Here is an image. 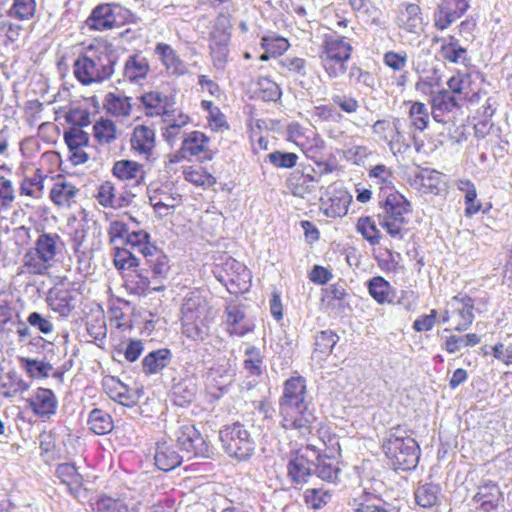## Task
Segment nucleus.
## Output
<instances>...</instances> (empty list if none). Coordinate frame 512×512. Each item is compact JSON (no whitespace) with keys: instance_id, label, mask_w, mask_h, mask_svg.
<instances>
[{"instance_id":"obj_1","label":"nucleus","mask_w":512,"mask_h":512,"mask_svg":"<svg viewBox=\"0 0 512 512\" xmlns=\"http://www.w3.org/2000/svg\"><path fill=\"white\" fill-rule=\"evenodd\" d=\"M307 398L306 381L303 377H291L285 381L279 401L280 423L285 430H296L303 436L312 432L317 417Z\"/></svg>"},{"instance_id":"obj_2","label":"nucleus","mask_w":512,"mask_h":512,"mask_svg":"<svg viewBox=\"0 0 512 512\" xmlns=\"http://www.w3.org/2000/svg\"><path fill=\"white\" fill-rule=\"evenodd\" d=\"M118 52L104 41L83 48L73 63V75L84 86L100 84L111 78L118 62Z\"/></svg>"},{"instance_id":"obj_3","label":"nucleus","mask_w":512,"mask_h":512,"mask_svg":"<svg viewBox=\"0 0 512 512\" xmlns=\"http://www.w3.org/2000/svg\"><path fill=\"white\" fill-rule=\"evenodd\" d=\"M65 243L57 233L43 232L23 256L24 271L45 275L63 257Z\"/></svg>"},{"instance_id":"obj_4","label":"nucleus","mask_w":512,"mask_h":512,"mask_svg":"<svg viewBox=\"0 0 512 512\" xmlns=\"http://www.w3.org/2000/svg\"><path fill=\"white\" fill-rule=\"evenodd\" d=\"M382 447L394 470L411 471L416 468L420 447L405 426L390 428Z\"/></svg>"},{"instance_id":"obj_5","label":"nucleus","mask_w":512,"mask_h":512,"mask_svg":"<svg viewBox=\"0 0 512 512\" xmlns=\"http://www.w3.org/2000/svg\"><path fill=\"white\" fill-rule=\"evenodd\" d=\"M212 320L206 298L199 291L188 293L181 306L182 333L193 341L203 342L210 335Z\"/></svg>"},{"instance_id":"obj_6","label":"nucleus","mask_w":512,"mask_h":512,"mask_svg":"<svg viewBox=\"0 0 512 512\" xmlns=\"http://www.w3.org/2000/svg\"><path fill=\"white\" fill-rule=\"evenodd\" d=\"M351 53L352 46L344 37L325 35L320 47L319 58L329 78H338L346 72Z\"/></svg>"},{"instance_id":"obj_7","label":"nucleus","mask_w":512,"mask_h":512,"mask_svg":"<svg viewBox=\"0 0 512 512\" xmlns=\"http://www.w3.org/2000/svg\"><path fill=\"white\" fill-rule=\"evenodd\" d=\"M383 199L382 212L378 215L379 225L393 237L401 239L403 237L404 226L408 223L411 212L410 203L407 199L398 193L392 191Z\"/></svg>"},{"instance_id":"obj_8","label":"nucleus","mask_w":512,"mask_h":512,"mask_svg":"<svg viewBox=\"0 0 512 512\" xmlns=\"http://www.w3.org/2000/svg\"><path fill=\"white\" fill-rule=\"evenodd\" d=\"M219 436L224 451L231 458L248 460L255 451L256 443L251 433L239 422L224 426Z\"/></svg>"},{"instance_id":"obj_9","label":"nucleus","mask_w":512,"mask_h":512,"mask_svg":"<svg viewBox=\"0 0 512 512\" xmlns=\"http://www.w3.org/2000/svg\"><path fill=\"white\" fill-rule=\"evenodd\" d=\"M314 459H318V451L313 445H307L290 455L287 462V476L292 484L302 485L308 482L314 470Z\"/></svg>"},{"instance_id":"obj_10","label":"nucleus","mask_w":512,"mask_h":512,"mask_svg":"<svg viewBox=\"0 0 512 512\" xmlns=\"http://www.w3.org/2000/svg\"><path fill=\"white\" fill-rule=\"evenodd\" d=\"M180 450L188 458H209L212 454L209 444L192 424H183L174 433Z\"/></svg>"},{"instance_id":"obj_11","label":"nucleus","mask_w":512,"mask_h":512,"mask_svg":"<svg viewBox=\"0 0 512 512\" xmlns=\"http://www.w3.org/2000/svg\"><path fill=\"white\" fill-rule=\"evenodd\" d=\"M218 279L231 294H239L248 291L251 273L243 263L229 257L223 263Z\"/></svg>"},{"instance_id":"obj_12","label":"nucleus","mask_w":512,"mask_h":512,"mask_svg":"<svg viewBox=\"0 0 512 512\" xmlns=\"http://www.w3.org/2000/svg\"><path fill=\"white\" fill-rule=\"evenodd\" d=\"M372 131L387 143L394 155L402 153L410 147L403 131V121L399 118H395L392 121L378 120L373 124Z\"/></svg>"},{"instance_id":"obj_13","label":"nucleus","mask_w":512,"mask_h":512,"mask_svg":"<svg viewBox=\"0 0 512 512\" xmlns=\"http://www.w3.org/2000/svg\"><path fill=\"white\" fill-rule=\"evenodd\" d=\"M47 303L52 311L61 317H68L81 301L79 288L53 287L48 291Z\"/></svg>"},{"instance_id":"obj_14","label":"nucleus","mask_w":512,"mask_h":512,"mask_svg":"<svg viewBox=\"0 0 512 512\" xmlns=\"http://www.w3.org/2000/svg\"><path fill=\"white\" fill-rule=\"evenodd\" d=\"M479 74L475 72L457 71L447 81V86L460 101H474L480 91Z\"/></svg>"},{"instance_id":"obj_15","label":"nucleus","mask_w":512,"mask_h":512,"mask_svg":"<svg viewBox=\"0 0 512 512\" xmlns=\"http://www.w3.org/2000/svg\"><path fill=\"white\" fill-rule=\"evenodd\" d=\"M468 0H440L434 13V26L443 31L461 18L468 10Z\"/></svg>"},{"instance_id":"obj_16","label":"nucleus","mask_w":512,"mask_h":512,"mask_svg":"<svg viewBox=\"0 0 512 512\" xmlns=\"http://www.w3.org/2000/svg\"><path fill=\"white\" fill-rule=\"evenodd\" d=\"M452 326L456 331L467 330L474 320V301L467 295L454 296L450 301Z\"/></svg>"},{"instance_id":"obj_17","label":"nucleus","mask_w":512,"mask_h":512,"mask_svg":"<svg viewBox=\"0 0 512 512\" xmlns=\"http://www.w3.org/2000/svg\"><path fill=\"white\" fill-rule=\"evenodd\" d=\"M226 331L231 336L243 337L252 332L255 324L248 318L241 305L229 303L225 308Z\"/></svg>"},{"instance_id":"obj_18","label":"nucleus","mask_w":512,"mask_h":512,"mask_svg":"<svg viewBox=\"0 0 512 512\" xmlns=\"http://www.w3.org/2000/svg\"><path fill=\"white\" fill-rule=\"evenodd\" d=\"M29 408L41 419H50L56 414L58 400L51 389L37 388L27 399Z\"/></svg>"},{"instance_id":"obj_19","label":"nucleus","mask_w":512,"mask_h":512,"mask_svg":"<svg viewBox=\"0 0 512 512\" xmlns=\"http://www.w3.org/2000/svg\"><path fill=\"white\" fill-rule=\"evenodd\" d=\"M121 11L122 7L120 5L101 4L93 9L87 23L94 30L111 29L121 23L118 19Z\"/></svg>"},{"instance_id":"obj_20","label":"nucleus","mask_w":512,"mask_h":512,"mask_svg":"<svg viewBox=\"0 0 512 512\" xmlns=\"http://www.w3.org/2000/svg\"><path fill=\"white\" fill-rule=\"evenodd\" d=\"M103 387L106 394L121 405L132 407L138 403L141 398V391L132 390L118 378L110 376L103 380Z\"/></svg>"},{"instance_id":"obj_21","label":"nucleus","mask_w":512,"mask_h":512,"mask_svg":"<svg viewBox=\"0 0 512 512\" xmlns=\"http://www.w3.org/2000/svg\"><path fill=\"white\" fill-rule=\"evenodd\" d=\"M141 103L145 108L147 116H169L171 109L175 106V100L172 96L160 91H149L141 95Z\"/></svg>"},{"instance_id":"obj_22","label":"nucleus","mask_w":512,"mask_h":512,"mask_svg":"<svg viewBox=\"0 0 512 512\" xmlns=\"http://www.w3.org/2000/svg\"><path fill=\"white\" fill-rule=\"evenodd\" d=\"M139 506V501L129 499L125 495L113 498L102 494L91 503L93 512H139Z\"/></svg>"},{"instance_id":"obj_23","label":"nucleus","mask_w":512,"mask_h":512,"mask_svg":"<svg viewBox=\"0 0 512 512\" xmlns=\"http://www.w3.org/2000/svg\"><path fill=\"white\" fill-rule=\"evenodd\" d=\"M154 51L168 74L177 77L187 74L186 63L169 44L159 42Z\"/></svg>"},{"instance_id":"obj_24","label":"nucleus","mask_w":512,"mask_h":512,"mask_svg":"<svg viewBox=\"0 0 512 512\" xmlns=\"http://www.w3.org/2000/svg\"><path fill=\"white\" fill-rule=\"evenodd\" d=\"M455 96L447 90H439L431 98L432 117L436 122L447 123L450 120L449 114L459 107Z\"/></svg>"},{"instance_id":"obj_25","label":"nucleus","mask_w":512,"mask_h":512,"mask_svg":"<svg viewBox=\"0 0 512 512\" xmlns=\"http://www.w3.org/2000/svg\"><path fill=\"white\" fill-rule=\"evenodd\" d=\"M230 33L227 30L211 33L210 55L215 69L223 71L228 62Z\"/></svg>"},{"instance_id":"obj_26","label":"nucleus","mask_w":512,"mask_h":512,"mask_svg":"<svg viewBox=\"0 0 512 512\" xmlns=\"http://www.w3.org/2000/svg\"><path fill=\"white\" fill-rule=\"evenodd\" d=\"M112 175L124 182H133L140 186L144 183L146 172L143 165L132 160H118L113 164Z\"/></svg>"},{"instance_id":"obj_27","label":"nucleus","mask_w":512,"mask_h":512,"mask_svg":"<svg viewBox=\"0 0 512 512\" xmlns=\"http://www.w3.org/2000/svg\"><path fill=\"white\" fill-rule=\"evenodd\" d=\"M131 149L148 159L155 148V132L145 125H138L133 129L130 139Z\"/></svg>"},{"instance_id":"obj_28","label":"nucleus","mask_w":512,"mask_h":512,"mask_svg":"<svg viewBox=\"0 0 512 512\" xmlns=\"http://www.w3.org/2000/svg\"><path fill=\"white\" fill-rule=\"evenodd\" d=\"M150 72L148 59L141 53H134L125 61L123 77L126 81L139 84L145 80Z\"/></svg>"},{"instance_id":"obj_29","label":"nucleus","mask_w":512,"mask_h":512,"mask_svg":"<svg viewBox=\"0 0 512 512\" xmlns=\"http://www.w3.org/2000/svg\"><path fill=\"white\" fill-rule=\"evenodd\" d=\"M56 475L61 483L67 487L68 492L75 498L85 496L83 478L72 463L60 464L56 469Z\"/></svg>"},{"instance_id":"obj_30","label":"nucleus","mask_w":512,"mask_h":512,"mask_svg":"<svg viewBox=\"0 0 512 512\" xmlns=\"http://www.w3.org/2000/svg\"><path fill=\"white\" fill-rule=\"evenodd\" d=\"M435 41L441 42L439 55L442 60L454 64H465L469 61L467 49L460 44L456 37L436 38Z\"/></svg>"},{"instance_id":"obj_31","label":"nucleus","mask_w":512,"mask_h":512,"mask_svg":"<svg viewBox=\"0 0 512 512\" xmlns=\"http://www.w3.org/2000/svg\"><path fill=\"white\" fill-rule=\"evenodd\" d=\"M154 460L160 470L167 472L178 467L183 456L175 449L172 441H162L157 444Z\"/></svg>"},{"instance_id":"obj_32","label":"nucleus","mask_w":512,"mask_h":512,"mask_svg":"<svg viewBox=\"0 0 512 512\" xmlns=\"http://www.w3.org/2000/svg\"><path fill=\"white\" fill-rule=\"evenodd\" d=\"M318 179L308 172L295 170L286 181L289 191L297 197L304 198L305 195L313 192L317 186Z\"/></svg>"},{"instance_id":"obj_33","label":"nucleus","mask_w":512,"mask_h":512,"mask_svg":"<svg viewBox=\"0 0 512 512\" xmlns=\"http://www.w3.org/2000/svg\"><path fill=\"white\" fill-rule=\"evenodd\" d=\"M172 353L167 348L149 352L142 360V372L146 376L161 373L171 362Z\"/></svg>"},{"instance_id":"obj_34","label":"nucleus","mask_w":512,"mask_h":512,"mask_svg":"<svg viewBox=\"0 0 512 512\" xmlns=\"http://www.w3.org/2000/svg\"><path fill=\"white\" fill-rule=\"evenodd\" d=\"M132 98L120 93L110 92L105 96L104 109L115 118L126 119L132 112Z\"/></svg>"},{"instance_id":"obj_35","label":"nucleus","mask_w":512,"mask_h":512,"mask_svg":"<svg viewBox=\"0 0 512 512\" xmlns=\"http://www.w3.org/2000/svg\"><path fill=\"white\" fill-rule=\"evenodd\" d=\"M150 284L149 278L138 270H131L125 276L124 286L129 294L145 296L151 291L163 290V286L155 285L151 287Z\"/></svg>"},{"instance_id":"obj_36","label":"nucleus","mask_w":512,"mask_h":512,"mask_svg":"<svg viewBox=\"0 0 512 512\" xmlns=\"http://www.w3.org/2000/svg\"><path fill=\"white\" fill-rule=\"evenodd\" d=\"M78 191L72 183L59 179L50 191V199L58 207L69 208L75 203Z\"/></svg>"},{"instance_id":"obj_37","label":"nucleus","mask_w":512,"mask_h":512,"mask_svg":"<svg viewBox=\"0 0 512 512\" xmlns=\"http://www.w3.org/2000/svg\"><path fill=\"white\" fill-rule=\"evenodd\" d=\"M371 182L380 189V198H384L388 193L394 190V174L392 170L384 164H377L368 171Z\"/></svg>"},{"instance_id":"obj_38","label":"nucleus","mask_w":512,"mask_h":512,"mask_svg":"<svg viewBox=\"0 0 512 512\" xmlns=\"http://www.w3.org/2000/svg\"><path fill=\"white\" fill-rule=\"evenodd\" d=\"M369 295L378 303H392L394 299V290L391 284L381 276L372 277L367 282Z\"/></svg>"},{"instance_id":"obj_39","label":"nucleus","mask_w":512,"mask_h":512,"mask_svg":"<svg viewBox=\"0 0 512 512\" xmlns=\"http://www.w3.org/2000/svg\"><path fill=\"white\" fill-rule=\"evenodd\" d=\"M45 178L46 175L41 169H36L31 176H25L19 187L20 195L40 199L43 195Z\"/></svg>"},{"instance_id":"obj_40","label":"nucleus","mask_w":512,"mask_h":512,"mask_svg":"<svg viewBox=\"0 0 512 512\" xmlns=\"http://www.w3.org/2000/svg\"><path fill=\"white\" fill-rule=\"evenodd\" d=\"M124 245L130 246L132 250L142 254L145 258L156 252V246L150 242V235L143 230L129 232Z\"/></svg>"},{"instance_id":"obj_41","label":"nucleus","mask_w":512,"mask_h":512,"mask_svg":"<svg viewBox=\"0 0 512 512\" xmlns=\"http://www.w3.org/2000/svg\"><path fill=\"white\" fill-rule=\"evenodd\" d=\"M398 25L408 32H416L421 28V9L416 4H407L397 18Z\"/></svg>"},{"instance_id":"obj_42","label":"nucleus","mask_w":512,"mask_h":512,"mask_svg":"<svg viewBox=\"0 0 512 512\" xmlns=\"http://www.w3.org/2000/svg\"><path fill=\"white\" fill-rule=\"evenodd\" d=\"M502 499V492L499 486L493 481H487L479 486L478 492L475 494L473 500L480 505H485L487 508H492L493 505H498Z\"/></svg>"},{"instance_id":"obj_43","label":"nucleus","mask_w":512,"mask_h":512,"mask_svg":"<svg viewBox=\"0 0 512 512\" xmlns=\"http://www.w3.org/2000/svg\"><path fill=\"white\" fill-rule=\"evenodd\" d=\"M93 137L100 145H108L117 138L115 123L108 118L101 117L93 125Z\"/></svg>"},{"instance_id":"obj_44","label":"nucleus","mask_w":512,"mask_h":512,"mask_svg":"<svg viewBox=\"0 0 512 512\" xmlns=\"http://www.w3.org/2000/svg\"><path fill=\"white\" fill-rule=\"evenodd\" d=\"M89 429L97 435H105L113 430L114 424L109 413L102 409H93L88 417Z\"/></svg>"},{"instance_id":"obj_45","label":"nucleus","mask_w":512,"mask_h":512,"mask_svg":"<svg viewBox=\"0 0 512 512\" xmlns=\"http://www.w3.org/2000/svg\"><path fill=\"white\" fill-rule=\"evenodd\" d=\"M208 137L200 131H192L182 141V152L189 156H200L208 148Z\"/></svg>"},{"instance_id":"obj_46","label":"nucleus","mask_w":512,"mask_h":512,"mask_svg":"<svg viewBox=\"0 0 512 512\" xmlns=\"http://www.w3.org/2000/svg\"><path fill=\"white\" fill-rule=\"evenodd\" d=\"M458 190L465 195V215L472 216L481 209V204L477 202V191L475 185L468 179H459L456 182Z\"/></svg>"},{"instance_id":"obj_47","label":"nucleus","mask_w":512,"mask_h":512,"mask_svg":"<svg viewBox=\"0 0 512 512\" xmlns=\"http://www.w3.org/2000/svg\"><path fill=\"white\" fill-rule=\"evenodd\" d=\"M115 186L110 181L103 182L95 195L98 203L103 207L119 208L128 203L124 198H117Z\"/></svg>"},{"instance_id":"obj_48","label":"nucleus","mask_w":512,"mask_h":512,"mask_svg":"<svg viewBox=\"0 0 512 512\" xmlns=\"http://www.w3.org/2000/svg\"><path fill=\"white\" fill-rule=\"evenodd\" d=\"M148 198L150 204H163L166 206H178L181 201V196L173 191V189L168 186H161L155 189H150L148 192Z\"/></svg>"},{"instance_id":"obj_49","label":"nucleus","mask_w":512,"mask_h":512,"mask_svg":"<svg viewBox=\"0 0 512 512\" xmlns=\"http://www.w3.org/2000/svg\"><path fill=\"white\" fill-rule=\"evenodd\" d=\"M440 488L433 483H425L419 485L415 490V501L423 508H430L438 502Z\"/></svg>"},{"instance_id":"obj_50","label":"nucleus","mask_w":512,"mask_h":512,"mask_svg":"<svg viewBox=\"0 0 512 512\" xmlns=\"http://www.w3.org/2000/svg\"><path fill=\"white\" fill-rule=\"evenodd\" d=\"M243 367L248 375L261 376L263 374V355L259 348L255 346L246 348Z\"/></svg>"},{"instance_id":"obj_51","label":"nucleus","mask_w":512,"mask_h":512,"mask_svg":"<svg viewBox=\"0 0 512 512\" xmlns=\"http://www.w3.org/2000/svg\"><path fill=\"white\" fill-rule=\"evenodd\" d=\"M351 202V196L347 193H340L329 199L328 203L323 204L324 213L328 217H343L348 212V206Z\"/></svg>"},{"instance_id":"obj_52","label":"nucleus","mask_w":512,"mask_h":512,"mask_svg":"<svg viewBox=\"0 0 512 512\" xmlns=\"http://www.w3.org/2000/svg\"><path fill=\"white\" fill-rule=\"evenodd\" d=\"M315 466L313 472L317 474L319 478L327 482H335L340 474L338 466L331 461L329 457H321L318 454V459H314Z\"/></svg>"},{"instance_id":"obj_53","label":"nucleus","mask_w":512,"mask_h":512,"mask_svg":"<svg viewBox=\"0 0 512 512\" xmlns=\"http://www.w3.org/2000/svg\"><path fill=\"white\" fill-rule=\"evenodd\" d=\"M86 330L91 340L97 343L98 346H101L107 334L104 315L100 312L97 315L89 317L86 322Z\"/></svg>"},{"instance_id":"obj_54","label":"nucleus","mask_w":512,"mask_h":512,"mask_svg":"<svg viewBox=\"0 0 512 512\" xmlns=\"http://www.w3.org/2000/svg\"><path fill=\"white\" fill-rule=\"evenodd\" d=\"M29 389V383L16 374L8 373L0 385V393L4 397H13Z\"/></svg>"},{"instance_id":"obj_55","label":"nucleus","mask_w":512,"mask_h":512,"mask_svg":"<svg viewBox=\"0 0 512 512\" xmlns=\"http://www.w3.org/2000/svg\"><path fill=\"white\" fill-rule=\"evenodd\" d=\"M114 265L119 270L136 268L139 265V261L134 253L123 247V245L114 246Z\"/></svg>"},{"instance_id":"obj_56","label":"nucleus","mask_w":512,"mask_h":512,"mask_svg":"<svg viewBox=\"0 0 512 512\" xmlns=\"http://www.w3.org/2000/svg\"><path fill=\"white\" fill-rule=\"evenodd\" d=\"M261 46L271 56L276 57L286 52L290 44L286 38L276 34H270L262 37Z\"/></svg>"},{"instance_id":"obj_57","label":"nucleus","mask_w":512,"mask_h":512,"mask_svg":"<svg viewBox=\"0 0 512 512\" xmlns=\"http://www.w3.org/2000/svg\"><path fill=\"white\" fill-rule=\"evenodd\" d=\"M480 337L475 333H469L466 335H451L445 342V350L448 353H456L463 347L475 346L480 343Z\"/></svg>"},{"instance_id":"obj_58","label":"nucleus","mask_w":512,"mask_h":512,"mask_svg":"<svg viewBox=\"0 0 512 512\" xmlns=\"http://www.w3.org/2000/svg\"><path fill=\"white\" fill-rule=\"evenodd\" d=\"M36 11L35 0H13V4L8 11V15L18 20L31 19Z\"/></svg>"},{"instance_id":"obj_59","label":"nucleus","mask_w":512,"mask_h":512,"mask_svg":"<svg viewBox=\"0 0 512 512\" xmlns=\"http://www.w3.org/2000/svg\"><path fill=\"white\" fill-rule=\"evenodd\" d=\"M147 264L151 268L154 279L165 278L169 272L170 265L168 257L156 247V252L146 258Z\"/></svg>"},{"instance_id":"obj_60","label":"nucleus","mask_w":512,"mask_h":512,"mask_svg":"<svg viewBox=\"0 0 512 512\" xmlns=\"http://www.w3.org/2000/svg\"><path fill=\"white\" fill-rule=\"evenodd\" d=\"M409 119L415 129L425 130L429 123V111L426 105L421 102L412 103L409 109Z\"/></svg>"},{"instance_id":"obj_61","label":"nucleus","mask_w":512,"mask_h":512,"mask_svg":"<svg viewBox=\"0 0 512 512\" xmlns=\"http://www.w3.org/2000/svg\"><path fill=\"white\" fill-rule=\"evenodd\" d=\"M357 231L366 239L371 245L379 244L380 231L376 227L375 222L370 217H361L358 219L356 225Z\"/></svg>"},{"instance_id":"obj_62","label":"nucleus","mask_w":512,"mask_h":512,"mask_svg":"<svg viewBox=\"0 0 512 512\" xmlns=\"http://www.w3.org/2000/svg\"><path fill=\"white\" fill-rule=\"evenodd\" d=\"M338 340V335L333 331H321L319 334H317L315 339V353L329 355L332 352Z\"/></svg>"},{"instance_id":"obj_63","label":"nucleus","mask_w":512,"mask_h":512,"mask_svg":"<svg viewBox=\"0 0 512 512\" xmlns=\"http://www.w3.org/2000/svg\"><path fill=\"white\" fill-rule=\"evenodd\" d=\"M64 140L69 150L84 148L89 143V135L81 127L73 126L65 132Z\"/></svg>"},{"instance_id":"obj_64","label":"nucleus","mask_w":512,"mask_h":512,"mask_svg":"<svg viewBox=\"0 0 512 512\" xmlns=\"http://www.w3.org/2000/svg\"><path fill=\"white\" fill-rule=\"evenodd\" d=\"M258 95L264 101H277L281 97V90L276 82L263 77L258 81Z\"/></svg>"}]
</instances>
